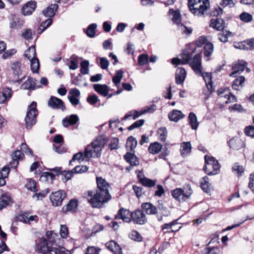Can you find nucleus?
Returning a JSON list of instances; mask_svg holds the SVG:
<instances>
[{
    "instance_id": "obj_1",
    "label": "nucleus",
    "mask_w": 254,
    "mask_h": 254,
    "mask_svg": "<svg viewBox=\"0 0 254 254\" xmlns=\"http://www.w3.org/2000/svg\"><path fill=\"white\" fill-rule=\"evenodd\" d=\"M98 190L93 194V192L89 191L87 194H84V197L93 207L101 208L103 204L108 201L111 198V195L109 192L110 185L107 181L102 177H97Z\"/></svg>"
},
{
    "instance_id": "obj_2",
    "label": "nucleus",
    "mask_w": 254,
    "mask_h": 254,
    "mask_svg": "<svg viewBox=\"0 0 254 254\" xmlns=\"http://www.w3.org/2000/svg\"><path fill=\"white\" fill-rule=\"evenodd\" d=\"M190 66L196 74L203 77L208 90L212 92L213 89L211 73L202 72L201 56L199 53L194 56L193 61L190 63Z\"/></svg>"
},
{
    "instance_id": "obj_3",
    "label": "nucleus",
    "mask_w": 254,
    "mask_h": 254,
    "mask_svg": "<svg viewBox=\"0 0 254 254\" xmlns=\"http://www.w3.org/2000/svg\"><path fill=\"white\" fill-rule=\"evenodd\" d=\"M106 143L105 137L99 136L85 149L84 155L87 159L98 158L101 155V151Z\"/></svg>"
},
{
    "instance_id": "obj_4",
    "label": "nucleus",
    "mask_w": 254,
    "mask_h": 254,
    "mask_svg": "<svg viewBox=\"0 0 254 254\" xmlns=\"http://www.w3.org/2000/svg\"><path fill=\"white\" fill-rule=\"evenodd\" d=\"M52 243L45 238L41 239L38 245L37 251L44 254H70V252L64 247H52Z\"/></svg>"
},
{
    "instance_id": "obj_5",
    "label": "nucleus",
    "mask_w": 254,
    "mask_h": 254,
    "mask_svg": "<svg viewBox=\"0 0 254 254\" xmlns=\"http://www.w3.org/2000/svg\"><path fill=\"white\" fill-rule=\"evenodd\" d=\"M208 0H188V6L190 11L194 15L201 16L209 6Z\"/></svg>"
},
{
    "instance_id": "obj_6",
    "label": "nucleus",
    "mask_w": 254,
    "mask_h": 254,
    "mask_svg": "<svg viewBox=\"0 0 254 254\" xmlns=\"http://www.w3.org/2000/svg\"><path fill=\"white\" fill-rule=\"evenodd\" d=\"M36 102L33 101L28 106L26 116L25 118V126L27 129H31L36 123L38 110Z\"/></svg>"
},
{
    "instance_id": "obj_7",
    "label": "nucleus",
    "mask_w": 254,
    "mask_h": 254,
    "mask_svg": "<svg viewBox=\"0 0 254 254\" xmlns=\"http://www.w3.org/2000/svg\"><path fill=\"white\" fill-rule=\"evenodd\" d=\"M192 193V190L189 184L186 185L183 189L178 188L172 191V195L173 197L178 201L182 202L189 199Z\"/></svg>"
},
{
    "instance_id": "obj_8",
    "label": "nucleus",
    "mask_w": 254,
    "mask_h": 254,
    "mask_svg": "<svg viewBox=\"0 0 254 254\" xmlns=\"http://www.w3.org/2000/svg\"><path fill=\"white\" fill-rule=\"evenodd\" d=\"M204 159L205 165L203 169L205 172L209 176L217 174L220 168L218 161L214 157L207 155L205 156Z\"/></svg>"
},
{
    "instance_id": "obj_9",
    "label": "nucleus",
    "mask_w": 254,
    "mask_h": 254,
    "mask_svg": "<svg viewBox=\"0 0 254 254\" xmlns=\"http://www.w3.org/2000/svg\"><path fill=\"white\" fill-rule=\"evenodd\" d=\"M169 13L172 15V20L174 23L177 24L179 29L182 31L183 33L190 34L192 32V29L190 27H188L183 23H181L182 16L180 12L178 10H174L173 9L169 10Z\"/></svg>"
},
{
    "instance_id": "obj_10",
    "label": "nucleus",
    "mask_w": 254,
    "mask_h": 254,
    "mask_svg": "<svg viewBox=\"0 0 254 254\" xmlns=\"http://www.w3.org/2000/svg\"><path fill=\"white\" fill-rule=\"evenodd\" d=\"M194 52V50L192 51L191 53L188 50H185L181 54V59L177 58H173L172 60V64H185L190 63L193 61L191 60V56L192 54Z\"/></svg>"
},
{
    "instance_id": "obj_11",
    "label": "nucleus",
    "mask_w": 254,
    "mask_h": 254,
    "mask_svg": "<svg viewBox=\"0 0 254 254\" xmlns=\"http://www.w3.org/2000/svg\"><path fill=\"white\" fill-rule=\"evenodd\" d=\"M131 221L135 224L143 225L147 222V218L143 211L136 209L131 213Z\"/></svg>"
},
{
    "instance_id": "obj_12",
    "label": "nucleus",
    "mask_w": 254,
    "mask_h": 254,
    "mask_svg": "<svg viewBox=\"0 0 254 254\" xmlns=\"http://www.w3.org/2000/svg\"><path fill=\"white\" fill-rule=\"evenodd\" d=\"M66 196V193L64 190H59L52 193L50 196V200L53 204L56 206L62 204V201Z\"/></svg>"
},
{
    "instance_id": "obj_13",
    "label": "nucleus",
    "mask_w": 254,
    "mask_h": 254,
    "mask_svg": "<svg viewBox=\"0 0 254 254\" xmlns=\"http://www.w3.org/2000/svg\"><path fill=\"white\" fill-rule=\"evenodd\" d=\"M48 106L54 109H61L63 111L65 110L64 102L60 99L52 96L48 102Z\"/></svg>"
},
{
    "instance_id": "obj_14",
    "label": "nucleus",
    "mask_w": 254,
    "mask_h": 254,
    "mask_svg": "<svg viewBox=\"0 0 254 254\" xmlns=\"http://www.w3.org/2000/svg\"><path fill=\"white\" fill-rule=\"evenodd\" d=\"M246 64V62L243 60L234 63L232 66L233 71L230 73V76L235 77L237 73H241L244 70Z\"/></svg>"
},
{
    "instance_id": "obj_15",
    "label": "nucleus",
    "mask_w": 254,
    "mask_h": 254,
    "mask_svg": "<svg viewBox=\"0 0 254 254\" xmlns=\"http://www.w3.org/2000/svg\"><path fill=\"white\" fill-rule=\"evenodd\" d=\"M115 218L122 219L124 222L128 223L131 221V213L129 210L122 208L119 209Z\"/></svg>"
},
{
    "instance_id": "obj_16",
    "label": "nucleus",
    "mask_w": 254,
    "mask_h": 254,
    "mask_svg": "<svg viewBox=\"0 0 254 254\" xmlns=\"http://www.w3.org/2000/svg\"><path fill=\"white\" fill-rule=\"evenodd\" d=\"M41 85H37L36 80L33 78H28L20 86L23 90H33L36 88H40Z\"/></svg>"
},
{
    "instance_id": "obj_17",
    "label": "nucleus",
    "mask_w": 254,
    "mask_h": 254,
    "mask_svg": "<svg viewBox=\"0 0 254 254\" xmlns=\"http://www.w3.org/2000/svg\"><path fill=\"white\" fill-rule=\"evenodd\" d=\"M107 249L114 254H123L122 249L120 246L115 241L111 240L105 244Z\"/></svg>"
},
{
    "instance_id": "obj_18",
    "label": "nucleus",
    "mask_w": 254,
    "mask_h": 254,
    "mask_svg": "<svg viewBox=\"0 0 254 254\" xmlns=\"http://www.w3.org/2000/svg\"><path fill=\"white\" fill-rule=\"evenodd\" d=\"M187 72L184 68L179 67L177 68L176 74V82L177 84H182L185 80Z\"/></svg>"
},
{
    "instance_id": "obj_19",
    "label": "nucleus",
    "mask_w": 254,
    "mask_h": 254,
    "mask_svg": "<svg viewBox=\"0 0 254 254\" xmlns=\"http://www.w3.org/2000/svg\"><path fill=\"white\" fill-rule=\"evenodd\" d=\"M36 7V2L34 1L28 2L22 9V13L24 15L31 14Z\"/></svg>"
},
{
    "instance_id": "obj_20",
    "label": "nucleus",
    "mask_w": 254,
    "mask_h": 254,
    "mask_svg": "<svg viewBox=\"0 0 254 254\" xmlns=\"http://www.w3.org/2000/svg\"><path fill=\"white\" fill-rule=\"evenodd\" d=\"M141 207L147 214L153 215L157 213L156 207L150 202L143 203Z\"/></svg>"
},
{
    "instance_id": "obj_21",
    "label": "nucleus",
    "mask_w": 254,
    "mask_h": 254,
    "mask_svg": "<svg viewBox=\"0 0 254 254\" xmlns=\"http://www.w3.org/2000/svg\"><path fill=\"white\" fill-rule=\"evenodd\" d=\"M37 218L36 215H30V214L27 212L19 214L17 217L19 221L26 224H30L31 221L36 220Z\"/></svg>"
},
{
    "instance_id": "obj_22",
    "label": "nucleus",
    "mask_w": 254,
    "mask_h": 254,
    "mask_svg": "<svg viewBox=\"0 0 254 254\" xmlns=\"http://www.w3.org/2000/svg\"><path fill=\"white\" fill-rule=\"evenodd\" d=\"M225 22L223 19H212L210 20V26L217 30H221L224 28Z\"/></svg>"
},
{
    "instance_id": "obj_23",
    "label": "nucleus",
    "mask_w": 254,
    "mask_h": 254,
    "mask_svg": "<svg viewBox=\"0 0 254 254\" xmlns=\"http://www.w3.org/2000/svg\"><path fill=\"white\" fill-rule=\"evenodd\" d=\"M58 8V5L57 4H51L47 8L44 9L42 11V13L46 17L51 18L55 15V11Z\"/></svg>"
},
{
    "instance_id": "obj_24",
    "label": "nucleus",
    "mask_w": 254,
    "mask_h": 254,
    "mask_svg": "<svg viewBox=\"0 0 254 254\" xmlns=\"http://www.w3.org/2000/svg\"><path fill=\"white\" fill-rule=\"evenodd\" d=\"M78 118L76 115H71L68 118H64L62 121L64 127H66L69 125H74L78 121Z\"/></svg>"
},
{
    "instance_id": "obj_25",
    "label": "nucleus",
    "mask_w": 254,
    "mask_h": 254,
    "mask_svg": "<svg viewBox=\"0 0 254 254\" xmlns=\"http://www.w3.org/2000/svg\"><path fill=\"white\" fill-rule=\"evenodd\" d=\"M77 206V201L74 199L70 200L68 203L62 208V211L64 213L68 212H74Z\"/></svg>"
},
{
    "instance_id": "obj_26",
    "label": "nucleus",
    "mask_w": 254,
    "mask_h": 254,
    "mask_svg": "<svg viewBox=\"0 0 254 254\" xmlns=\"http://www.w3.org/2000/svg\"><path fill=\"white\" fill-rule=\"evenodd\" d=\"M12 93V92L10 88H3L2 91L0 92V103H3L9 99L11 97Z\"/></svg>"
},
{
    "instance_id": "obj_27",
    "label": "nucleus",
    "mask_w": 254,
    "mask_h": 254,
    "mask_svg": "<svg viewBox=\"0 0 254 254\" xmlns=\"http://www.w3.org/2000/svg\"><path fill=\"white\" fill-rule=\"evenodd\" d=\"M229 146L234 150H239L244 145L243 141L238 138H233L229 140Z\"/></svg>"
},
{
    "instance_id": "obj_28",
    "label": "nucleus",
    "mask_w": 254,
    "mask_h": 254,
    "mask_svg": "<svg viewBox=\"0 0 254 254\" xmlns=\"http://www.w3.org/2000/svg\"><path fill=\"white\" fill-rule=\"evenodd\" d=\"M94 89L104 97L107 96L109 93L108 87L105 84H94Z\"/></svg>"
},
{
    "instance_id": "obj_29",
    "label": "nucleus",
    "mask_w": 254,
    "mask_h": 254,
    "mask_svg": "<svg viewBox=\"0 0 254 254\" xmlns=\"http://www.w3.org/2000/svg\"><path fill=\"white\" fill-rule=\"evenodd\" d=\"M11 202L12 199L10 196L6 194H1L0 196V210L6 207Z\"/></svg>"
},
{
    "instance_id": "obj_30",
    "label": "nucleus",
    "mask_w": 254,
    "mask_h": 254,
    "mask_svg": "<svg viewBox=\"0 0 254 254\" xmlns=\"http://www.w3.org/2000/svg\"><path fill=\"white\" fill-rule=\"evenodd\" d=\"M125 160L129 163L131 166H136L138 164V160L133 153H127L124 156Z\"/></svg>"
},
{
    "instance_id": "obj_31",
    "label": "nucleus",
    "mask_w": 254,
    "mask_h": 254,
    "mask_svg": "<svg viewBox=\"0 0 254 254\" xmlns=\"http://www.w3.org/2000/svg\"><path fill=\"white\" fill-rule=\"evenodd\" d=\"M184 116V115L182 113L181 111L177 110H174L172 112H171L169 114V119L171 121L175 122H177L181 119L183 118Z\"/></svg>"
},
{
    "instance_id": "obj_32",
    "label": "nucleus",
    "mask_w": 254,
    "mask_h": 254,
    "mask_svg": "<svg viewBox=\"0 0 254 254\" xmlns=\"http://www.w3.org/2000/svg\"><path fill=\"white\" fill-rule=\"evenodd\" d=\"M191 146L190 142H184L181 145V153L183 156L188 155L191 152Z\"/></svg>"
},
{
    "instance_id": "obj_33",
    "label": "nucleus",
    "mask_w": 254,
    "mask_h": 254,
    "mask_svg": "<svg viewBox=\"0 0 254 254\" xmlns=\"http://www.w3.org/2000/svg\"><path fill=\"white\" fill-rule=\"evenodd\" d=\"M23 24V20L15 16L10 21L9 26L11 29H18L20 28Z\"/></svg>"
},
{
    "instance_id": "obj_34",
    "label": "nucleus",
    "mask_w": 254,
    "mask_h": 254,
    "mask_svg": "<svg viewBox=\"0 0 254 254\" xmlns=\"http://www.w3.org/2000/svg\"><path fill=\"white\" fill-rule=\"evenodd\" d=\"M239 47L235 46L237 48H240L244 50H249L254 48V39L247 40L243 43H238Z\"/></svg>"
},
{
    "instance_id": "obj_35",
    "label": "nucleus",
    "mask_w": 254,
    "mask_h": 254,
    "mask_svg": "<svg viewBox=\"0 0 254 254\" xmlns=\"http://www.w3.org/2000/svg\"><path fill=\"white\" fill-rule=\"evenodd\" d=\"M189 124L192 129H196L198 127L199 123L197 121L196 116L193 113H190L189 117Z\"/></svg>"
},
{
    "instance_id": "obj_36",
    "label": "nucleus",
    "mask_w": 254,
    "mask_h": 254,
    "mask_svg": "<svg viewBox=\"0 0 254 254\" xmlns=\"http://www.w3.org/2000/svg\"><path fill=\"white\" fill-rule=\"evenodd\" d=\"M245 81V78L243 76H240L237 78L233 82L232 88L236 90H240V87L242 88Z\"/></svg>"
},
{
    "instance_id": "obj_37",
    "label": "nucleus",
    "mask_w": 254,
    "mask_h": 254,
    "mask_svg": "<svg viewBox=\"0 0 254 254\" xmlns=\"http://www.w3.org/2000/svg\"><path fill=\"white\" fill-rule=\"evenodd\" d=\"M162 148V145L158 142L151 143L148 147L149 153L155 154L159 152Z\"/></svg>"
},
{
    "instance_id": "obj_38",
    "label": "nucleus",
    "mask_w": 254,
    "mask_h": 254,
    "mask_svg": "<svg viewBox=\"0 0 254 254\" xmlns=\"http://www.w3.org/2000/svg\"><path fill=\"white\" fill-rule=\"evenodd\" d=\"M200 187L206 192H208L210 190V184L209 183V178L207 176L203 177L200 181Z\"/></svg>"
},
{
    "instance_id": "obj_39",
    "label": "nucleus",
    "mask_w": 254,
    "mask_h": 254,
    "mask_svg": "<svg viewBox=\"0 0 254 254\" xmlns=\"http://www.w3.org/2000/svg\"><path fill=\"white\" fill-rule=\"evenodd\" d=\"M137 141L136 138L132 136H130L127 139L126 147L129 148L130 150H133L136 146Z\"/></svg>"
},
{
    "instance_id": "obj_40",
    "label": "nucleus",
    "mask_w": 254,
    "mask_h": 254,
    "mask_svg": "<svg viewBox=\"0 0 254 254\" xmlns=\"http://www.w3.org/2000/svg\"><path fill=\"white\" fill-rule=\"evenodd\" d=\"M25 56L29 60H31L36 58V49L35 46H31L26 52L24 54Z\"/></svg>"
},
{
    "instance_id": "obj_41",
    "label": "nucleus",
    "mask_w": 254,
    "mask_h": 254,
    "mask_svg": "<svg viewBox=\"0 0 254 254\" xmlns=\"http://www.w3.org/2000/svg\"><path fill=\"white\" fill-rule=\"evenodd\" d=\"M52 18H48L42 22L38 28V33L41 34L52 24Z\"/></svg>"
},
{
    "instance_id": "obj_42",
    "label": "nucleus",
    "mask_w": 254,
    "mask_h": 254,
    "mask_svg": "<svg viewBox=\"0 0 254 254\" xmlns=\"http://www.w3.org/2000/svg\"><path fill=\"white\" fill-rule=\"evenodd\" d=\"M55 176L49 172H44L40 177V180L43 182H51L55 179Z\"/></svg>"
},
{
    "instance_id": "obj_43",
    "label": "nucleus",
    "mask_w": 254,
    "mask_h": 254,
    "mask_svg": "<svg viewBox=\"0 0 254 254\" xmlns=\"http://www.w3.org/2000/svg\"><path fill=\"white\" fill-rule=\"evenodd\" d=\"M203 49L204 56L209 57L213 52V45L210 42H207L205 43Z\"/></svg>"
},
{
    "instance_id": "obj_44",
    "label": "nucleus",
    "mask_w": 254,
    "mask_h": 254,
    "mask_svg": "<svg viewBox=\"0 0 254 254\" xmlns=\"http://www.w3.org/2000/svg\"><path fill=\"white\" fill-rule=\"evenodd\" d=\"M70 61L69 68L73 70L77 69L78 67V59L79 58L75 55H73L70 57Z\"/></svg>"
},
{
    "instance_id": "obj_45",
    "label": "nucleus",
    "mask_w": 254,
    "mask_h": 254,
    "mask_svg": "<svg viewBox=\"0 0 254 254\" xmlns=\"http://www.w3.org/2000/svg\"><path fill=\"white\" fill-rule=\"evenodd\" d=\"M140 183L144 187L151 188L155 186L156 181L143 177L142 179H140Z\"/></svg>"
},
{
    "instance_id": "obj_46",
    "label": "nucleus",
    "mask_w": 254,
    "mask_h": 254,
    "mask_svg": "<svg viewBox=\"0 0 254 254\" xmlns=\"http://www.w3.org/2000/svg\"><path fill=\"white\" fill-rule=\"evenodd\" d=\"M97 26V25L95 23H92L88 26L86 31V33L88 37L93 38L95 36V29Z\"/></svg>"
},
{
    "instance_id": "obj_47",
    "label": "nucleus",
    "mask_w": 254,
    "mask_h": 254,
    "mask_svg": "<svg viewBox=\"0 0 254 254\" xmlns=\"http://www.w3.org/2000/svg\"><path fill=\"white\" fill-rule=\"evenodd\" d=\"M123 71L122 70H119L117 72L115 76L113 77V82L116 86H118L120 84L123 77Z\"/></svg>"
},
{
    "instance_id": "obj_48",
    "label": "nucleus",
    "mask_w": 254,
    "mask_h": 254,
    "mask_svg": "<svg viewBox=\"0 0 254 254\" xmlns=\"http://www.w3.org/2000/svg\"><path fill=\"white\" fill-rule=\"evenodd\" d=\"M31 62V68L32 71L34 73H37L39 69V62L37 58L29 60Z\"/></svg>"
},
{
    "instance_id": "obj_49",
    "label": "nucleus",
    "mask_w": 254,
    "mask_h": 254,
    "mask_svg": "<svg viewBox=\"0 0 254 254\" xmlns=\"http://www.w3.org/2000/svg\"><path fill=\"white\" fill-rule=\"evenodd\" d=\"M89 63L87 60H84L80 63L81 68L80 69V72L83 74H87L89 73Z\"/></svg>"
},
{
    "instance_id": "obj_50",
    "label": "nucleus",
    "mask_w": 254,
    "mask_h": 254,
    "mask_svg": "<svg viewBox=\"0 0 254 254\" xmlns=\"http://www.w3.org/2000/svg\"><path fill=\"white\" fill-rule=\"evenodd\" d=\"M158 134L159 138L161 141H165L167 136V130L165 127H162L158 129Z\"/></svg>"
},
{
    "instance_id": "obj_51",
    "label": "nucleus",
    "mask_w": 254,
    "mask_h": 254,
    "mask_svg": "<svg viewBox=\"0 0 254 254\" xmlns=\"http://www.w3.org/2000/svg\"><path fill=\"white\" fill-rule=\"evenodd\" d=\"M74 173L73 171V170L71 171H64L63 172H61V175L62 176V180L64 182H66L68 180L71 179V178L73 176V174Z\"/></svg>"
},
{
    "instance_id": "obj_52",
    "label": "nucleus",
    "mask_w": 254,
    "mask_h": 254,
    "mask_svg": "<svg viewBox=\"0 0 254 254\" xmlns=\"http://www.w3.org/2000/svg\"><path fill=\"white\" fill-rule=\"evenodd\" d=\"M233 172L237 174L238 177L243 175L244 172V169L242 166H240L238 163H236L234 165L232 168Z\"/></svg>"
},
{
    "instance_id": "obj_53",
    "label": "nucleus",
    "mask_w": 254,
    "mask_h": 254,
    "mask_svg": "<svg viewBox=\"0 0 254 254\" xmlns=\"http://www.w3.org/2000/svg\"><path fill=\"white\" fill-rule=\"evenodd\" d=\"M87 159L84 155V152H79L75 154L72 157L71 160L69 161V164H71L72 162L74 161L75 160H78L79 161H83L84 159Z\"/></svg>"
},
{
    "instance_id": "obj_54",
    "label": "nucleus",
    "mask_w": 254,
    "mask_h": 254,
    "mask_svg": "<svg viewBox=\"0 0 254 254\" xmlns=\"http://www.w3.org/2000/svg\"><path fill=\"white\" fill-rule=\"evenodd\" d=\"M241 20L245 22H249L253 20V16L247 12H243L240 15Z\"/></svg>"
},
{
    "instance_id": "obj_55",
    "label": "nucleus",
    "mask_w": 254,
    "mask_h": 254,
    "mask_svg": "<svg viewBox=\"0 0 254 254\" xmlns=\"http://www.w3.org/2000/svg\"><path fill=\"white\" fill-rule=\"evenodd\" d=\"M129 237L131 239L134 241L140 242L142 240L141 235L136 231H132L129 234Z\"/></svg>"
},
{
    "instance_id": "obj_56",
    "label": "nucleus",
    "mask_w": 254,
    "mask_h": 254,
    "mask_svg": "<svg viewBox=\"0 0 254 254\" xmlns=\"http://www.w3.org/2000/svg\"><path fill=\"white\" fill-rule=\"evenodd\" d=\"M72 170L74 173H83L88 171V167L84 165L76 166Z\"/></svg>"
},
{
    "instance_id": "obj_57",
    "label": "nucleus",
    "mask_w": 254,
    "mask_h": 254,
    "mask_svg": "<svg viewBox=\"0 0 254 254\" xmlns=\"http://www.w3.org/2000/svg\"><path fill=\"white\" fill-rule=\"evenodd\" d=\"M148 61V56L147 55H140L138 57V64L140 65L146 64Z\"/></svg>"
},
{
    "instance_id": "obj_58",
    "label": "nucleus",
    "mask_w": 254,
    "mask_h": 254,
    "mask_svg": "<svg viewBox=\"0 0 254 254\" xmlns=\"http://www.w3.org/2000/svg\"><path fill=\"white\" fill-rule=\"evenodd\" d=\"M144 123V120H139L135 122L133 124L128 127L127 129L129 130H131L135 128L139 127L142 126Z\"/></svg>"
},
{
    "instance_id": "obj_59",
    "label": "nucleus",
    "mask_w": 254,
    "mask_h": 254,
    "mask_svg": "<svg viewBox=\"0 0 254 254\" xmlns=\"http://www.w3.org/2000/svg\"><path fill=\"white\" fill-rule=\"evenodd\" d=\"M60 233L63 238H66L68 234V228L65 225H61Z\"/></svg>"
},
{
    "instance_id": "obj_60",
    "label": "nucleus",
    "mask_w": 254,
    "mask_h": 254,
    "mask_svg": "<svg viewBox=\"0 0 254 254\" xmlns=\"http://www.w3.org/2000/svg\"><path fill=\"white\" fill-rule=\"evenodd\" d=\"M101 250L94 247H88L85 254H99Z\"/></svg>"
},
{
    "instance_id": "obj_61",
    "label": "nucleus",
    "mask_w": 254,
    "mask_h": 254,
    "mask_svg": "<svg viewBox=\"0 0 254 254\" xmlns=\"http://www.w3.org/2000/svg\"><path fill=\"white\" fill-rule=\"evenodd\" d=\"M109 64V62L108 59L106 58H100V65L101 68L103 69H106L108 68Z\"/></svg>"
},
{
    "instance_id": "obj_62",
    "label": "nucleus",
    "mask_w": 254,
    "mask_h": 254,
    "mask_svg": "<svg viewBox=\"0 0 254 254\" xmlns=\"http://www.w3.org/2000/svg\"><path fill=\"white\" fill-rule=\"evenodd\" d=\"M99 100L98 97L94 94L88 96L87 98V102L91 105H94L97 103Z\"/></svg>"
},
{
    "instance_id": "obj_63",
    "label": "nucleus",
    "mask_w": 254,
    "mask_h": 254,
    "mask_svg": "<svg viewBox=\"0 0 254 254\" xmlns=\"http://www.w3.org/2000/svg\"><path fill=\"white\" fill-rule=\"evenodd\" d=\"M119 139L117 138H113L109 144L111 150L117 149L118 148Z\"/></svg>"
},
{
    "instance_id": "obj_64",
    "label": "nucleus",
    "mask_w": 254,
    "mask_h": 254,
    "mask_svg": "<svg viewBox=\"0 0 254 254\" xmlns=\"http://www.w3.org/2000/svg\"><path fill=\"white\" fill-rule=\"evenodd\" d=\"M245 132L248 136L254 138V126H250L245 129Z\"/></svg>"
}]
</instances>
